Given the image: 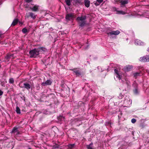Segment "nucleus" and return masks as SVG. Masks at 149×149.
<instances>
[{"instance_id":"obj_1","label":"nucleus","mask_w":149,"mask_h":149,"mask_svg":"<svg viewBox=\"0 0 149 149\" xmlns=\"http://www.w3.org/2000/svg\"><path fill=\"white\" fill-rule=\"evenodd\" d=\"M46 51L47 49L42 47L35 48L30 51V57L35 58L41 53L45 52Z\"/></svg>"},{"instance_id":"obj_2","label":"nucleus","mask_w":149,"mask_h":149,"mask_svg":"<svg viewBox=\"0 0 149 149\" xmlns=\"http://www.w3.org/2000/svg\"><path fill=\"white\" fill-rule=\"evenodd\" d=\"M86 15L81 16L78 17L77 18V20L79 22L81 21L80 23L79 26L82 27L84 26L86 23L85 20L86 19Z\"/></svg>"},{"instance_id":"obj_3","label":"nucleus","mask_w":149,"mask_h":149,"mask_svg":"<svg viewBox=\"0 0 149 149\" xmlns=\"http://www.w3.org/2000/svg\"><path fill=\"white\" fill-rule=\"evenodd\" d=\"M22 82H20L19 85V86L21 88H25L27 90H29L31 88V85L27 83H24L23 84V85H22Z\"/></svg>"},{"instance_id":"obj_4","label":"nucleus","mask_w":149,"mask_h":149,"mask_svg":"<svg viewBox=\"0 0 149 149\" xmlns=\"http://www.w3.org/2000/svg\"><path fill=\"white\" fill-rule=\"evenodd\" d=\"M140 61L143 62H148L149 61V56L146 55L140 58Z\"/></svg>"},{"instance_id":"obj_5","label":"nucleus","mask_w":149,"mask_h":149,"mask_svg":"<svg viewBox=\"0 0 149 149\" xmlns=\"http://www.w3.org/2000/svg\"><path fill=\"white\" fill-rule=\"evenodd\" d=\"M36 15H35L32 12H29L28 13H26L25 17L26 18H29L31 17L33 19H35L36 18Z\"/></svg>"},{"instance_id":"obj_6","label":"nucleus","mask_w":149,"mask_h":149,"mask_svg":"<svg viewBox=\"0 0 149 149\" xmlns=\"http://www.w3.org/2000/svg\"><path fill=\"white\" fill-rule=\"evenodd\" d=\"M120 33V31H119L116 30V31H112L108 33H107V34L108 35H114L116 36L119 34Z\"/></svg>"},{"instance_id":"obj_7","label":"nucleus","mask_w":149,"mask_h":149,"mask_svg":"<svg viewBox=\"0 0 149 149\" xmlns=\"http://www.w3.org/2000/svg\"><path fill=\"white\" fill-rule=\"evenodd\" d=\"M18 128L16 127H14L13 129L12 132H11V133H16V135H18L20 134V132L18 130Z\"/></svg>"},{"instance_id":"obj_8","label":"nucleus","mask_w":149,"mask_h":149,"mask_svg":"<svg viewBox=\"0 0 149 149\" xmlns=\"http://www.w3.org/2000/svg\"><path fill=\"white\" fill-rule=\"evenodd\" d=\"M73 18V15L71 13L68 14L66 15L65 18L67 20H70Z\"/></svg>"},{"instance_id":"obj_9","label":"nucleus","mask_w":149,"mask_h":149,"mask_svg":"<svg viewBox=\"0 0 149 149\" xmlns=\"http://www.w3.org/2000/svg\"><path fill=\"white\" fill-rule=\"evenodd\" d=\"M132 66L130 65H128L124 68V69L125 71H128L130 70L132 68Z\"/></svg>"},{"instance_id":"obj_10","label":"nucleus","mask_w":149,"mask_h":149,"mask_svg":"<svg viewBox=\"0 0 149 149\" xmlns=\"http://www.w3.org/2000/svg\"><path fill=\"white\" fill-rule=\"evenodd\" d=\"M75 73L77 76H79L81 75L80 71L78 70L74 69L72 70Z\"/></svg>"},{"instance_id":"obj_11","label":"nucleus","mask_w":149,"mask_h":149,"mask_svg":"<svg viewBox=\"0 0 149 149\" xmlns=\"http://www.w3.org/2000/svg\"><path fill=\"white\" fill-rule=\"evenodd\" d=\"M52 84V82L50 80H47L46 81L42 83V85L43 86L50 85Z\"/></svg>"},{"instance_id":"obj_12","label":"nucleus","mask_w":149,"mask_h":149,"mask_svg":"<svg viewBox=\"0 0 149 149\" xmlns=\"http://www.w3.org/2000/svg\"><path fill=\"white\" fill-rule=\"evenodd\" d=\"M116 1H120V0H116ZM121 5H122V7L124 6L125 5L127 4L128 3V1L127 0H125L124 1L121 0L120 1Z\"/></svg>"},{"instance_id":"obj_13","label":"nucleus","mask_w":149,"mask_h":149,"mask_svg":"<svg viewBox=\"0 0 149 149\" xmlns=\"http://www.w3.org/2000/svg\"><path fill=\"white\" fill-rule=\"evenodd\" d=\"M39 6L37 5H35L33 7H30L31 9L33 11H37L38 10Z\"/></svg>"},{"instance_id":"obj_14","label":"nucleus","mask_w":149,"mask_h":149,"mask_svg":"<svg viewBox=\"0 0 149 149\" xmlns=\"http://www.w3.org/2000/svg\"><path fill=\"white\" fill-rule=\"evenodd\" d=\"M103 0H97L96 1H94L93 3L96 6H99L103 1Z\"/></svg>"},{"instance_id":"obj_15","label":"nucleus","mask_w":149,"mask_h":149,"mask_svg":"<svg viewBox=\"0 0 149 149\" xmlns=\"http://www.w3.org/2000/svg\"><path fill=\"white\" fill-rule=\"evenodd\" d=\"M84 5L86 7L88 8L90 6V1L88 0H84Z\"/></svg>"},{"instance_id":"obj_16","label":"nucleus","mask_w":149,"mask_h":149,"mask_svg":"<svg viewBox=\"0 0 149 149\" xmlns=\"http://www.w3.org/2000/svg\"><path fill=\"white\" fill-rule=\"evenodd\" d=\"M19 22L18 19H14L13 22H12L11 26H15Z\"/></svg>"},{"instance_id":"obj_17","label":"nucleus","mask_w":149,"mask_h":149,"mask_svg":"<svg viewBox=\"0 0 149 149\" xmlns=\"http://www.w3.org/2000/svg\"><path fill=\"white\" fill-rule=\"evenodd\" d=\"M81 0H73L74 5H76L77 4H81Z\"/></svg>"},{"instance_id":"obj_18","label":"nucleus","mask_w":149,"mask_h":149,"mask_svg":"<svg viewBox=\"0 0 149 149\" xmlns=\"http://www.w3.org/2000/svg\"><path fill=\"white\" fill-rule=\"evenodd\" d=\"M93 143H91L89 145H87V148L88 149H93Z\"/></svg>"},{"instance_id":"obj_19","label":"nucleus","mask_w":149,"mask_h":149,"mask_svg":"<svg viewBox=\"0 0 149 149\" xmlns=\"http://www.w3.org/2000/svg\"><path fill=\"white\" fill-rule=\"evenodd\" d=\"M16 111L18 114H20L21 113L20 110L18 106H17L16 107Z\"/></svg>"},{"instance_id":"obj_20","label":"nucleus","mask_w":149,"mask_h":149,"mask_svg":"<svg viewBox=\"0 0 149 149\" xmlns=\"http://www.w3.org/2000/svg\"><path fill=\"white\" fill-rule=\"evenodd\" d=\"M66 4L68 6H70L71 5V0H65Z\"/></svg>"},{"instance_id":"obj_21","label":"nucleus","mask_w":149,"mask_h":149,"mask_svg":"<svg viewBox=\"0 0 149 149\" xmlns=\"http://www.w3.org/2000/svg\"><path fill=\"white\" fill-rule=\"evenodd\" d=\"M9 83L10 84H13L14 83V79L13 78H11L9 79Z\"/></svg>"},{"instance_id":"obj_22","label":"nucleus","mask_w":149,"mask_h":149,"mask_svg":"<svg viewBox=\"0 0 149 149\" xmlns=\"http://www.w3.org/2000/svg\"><path fill=\"white\" fill-rule=\"evenodd\" d=\"M135 44L137 45H139L141 44V42L140 40H136L135 42Z\"/></svg>"},{"instance_id":"obj_23","label":"nucleus","mask_w":149,"mask_h":149,"mask_svg":"<svg viewBox=\"0 0 149 149\" xmlns=\"http://www.w3.org/2000/svg\"><path fill=\"white\" fill-rule=\"evenodd\" d=\"M118 12L119 14H122L123 15H124L125 14V12L123 11H118Z\"/></svg>"},{"instance_id":"obj_24","label":"nucleus","mask_w":149,"mask_h":149,"mask_svg":"<svg viewBox=\"0 0 149 149\" xmlns=\"http://www.w3.org/2000/svg\"><path fill=\"white\" fill-rule=\"evenodd\" d=\"M74 146V144H70L68 145V147L70 148H73Z\"/></svg>"},{"instance_id":"obj_25","label":"nucleus","mask_w":149,"mask_h":149,"mask_svg":"<svg viewBox=\"0 0 149 149\" xmlns=\"http://www.w3.org/2000/svg\"><path fill=\"white\" fill-rule=\"evenodd\" d=\"M22 32L24 33H26L27 32V30L25 28H24L22 29Z\"/></svg>"},{"instance_id":"obj_26","label":"nucleus","mask_w":149,"mask_h":149,"mask_svg":"<svg viewBox=\"0 0 149 149\" xmlns=\"http://www.w3.org/2000/svg\"><path fill=\"white\" fill-rule=\"evenodd\" d=\"M136 121V120L135 118H133L131 120V122L133 123H135Z\"/></svg>"},{"instance_id":"obj_27","label":"nucleus","mask_w":149,"mask_h":149,"mask_svg":"<svg viewBox=\"0 0 149 149\" xmlns=\"http://www.w3.org/2000/svg\"><path fill=\"white\" fill-rule=\"evenodd\" d=\"M116 77L118 78L119 79H121L120 76V75L119 74H116Z\"/></svg>"},{"instance_id":"obj_28","label":"nucleus","mask_w":149,"mask_h":149,"mask_svg":"<svg viewBox=\"0 0 149 149\" xmlns=\"http://www.w3.org/2000/svg\"><path fill=\"white\" fill-rule=\"evenodd\" d=\"M139 73L136 72L134 74V76H137L139 75Z\"/></svg>"},{"instance_id":"obj_29","label":"nucleus","mask_w":149,"mask_h":149,"mask_svg":"<svg viewBox=\"0 0 149 149\" xmlns=\"http://www.w3.org/2000/svg\"><path fill=\"white\" fill-rule=\"evenodd\" d=\"M114 72H115V73L116 74H119L118 70L116 69H115L114 70Z\"/></svg>"},{"instance_id":"obj_30","label":"nucleus","mask_w":149,"mask_h":149,"mask_svg":"<svg viewBox=\"0 0 149 149\" xmlns=\"http://www.w3.org/2000/svg\"><path fill=\"white\" fill-rule=\"evenodd\" d=\"M134 92L135 94H137L138 93V90L137 89H136V88L135 89L134 91Z\"/></svg>"},{"instance_id":"obj_31","label":"nucleus","mask_w":149,"mask_h":149,"mask_svg":"<svg viewBox=\"0 0 149 149\" xmlns=\"http://www.w3.org/2000/svg\"><path fill=\"white\" fill-rule=\"evenodd\" d=\"M25 1L27 3H29L31 2L32 0H25Z\"/></svg>"},{"instance_id":"obj_32","label":"nucleus","mask_w":149,"mask_h":149,"mask_svg":"<svg viewBox=\"0 0 149 149\" xmlns=\"http://www.w3.org/2000/svg\"><path fill=\"white\" fill-rule=\"evenodd\" d=\"M3 93V92L1 90H0V96L2 95Z\"/></svg>"},{"instance_id":"obj_33","label":"nucleus","mask_w":149,"mask_h":149,"mask_svg":"<svg viewBox=\"0 0 149 149\" xmlns=\"http://www.w3.org/2000/svg\"><path fill=\"white\" fill-rule=\"evenodd\" d=\"M3 34V33H2V32L0 31V37H1L2 35Z\"/></svg>"},{"instance_id":"obj_34","label":"nucleus","mask_w":149,"mask_h":149,"mask_svg":"<svg viewBox=\"0 0 149 149\" xmlns=\"http://www.w3.org/2000/svg\"><path fill=\"white\" fill-rule=\"evenodd\" d=\"M148 51L149 52V48L148 49Z\"/></svg>"},{"instance_id":"obj_35","label":"nucleus","mask_w":149,"mask_h":149,"mask_svg":"<svg viewBox=\"0 0 149 149\" xmlns=\"http://www.w3.org/2000/svg\"><path fill=\"white\" fill-rule=\"evenodd\" d=\"M19 22V23H20V24H22V23L20 22Z\"/></svg>"}]
</instances>
